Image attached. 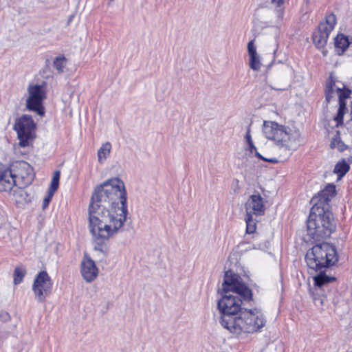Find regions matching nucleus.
Instances as JSON below:
<instances>
[{
  "instance_id": "1",
  "label": "nucleus",
  "mask_w": 352,
  "mask_h": 352,
  "mask_svg": "<svg viewBox=\"0 0 352 352\" xmlns=\"http://www.w3.org/2000/svg\"><path fill=\"white\" fill-rule=\"evenodd\" d=\"M127 213L126 191L120 179L111 178L95 189L89 206L95 250L104 252L103 243L123 226Z\"/></svg>"
},
{
  "instance_id": "2",
  "label": "nucleus",
  "mask_w": 352,
  "mask_h": 352,
  "mask_svg": "<svg viewBox=\"0 0 352 352\" xmlns=\"http://www.w3.org/2000/svg\"><path fill=\"white\" fill-rule=\"evenodd\" d=\"M222 292L223 294L217 303L222 327L239 339L261 331L265 324V319L256 309L242 307L243 300L248 302L253 300L252 292L232 270L225 273Z\"/></svg>"
},
{
  "instance_id": "3",
  "label": "nucleus",
  "mask_w": 352,
  "mask_h": 352,
  "mask_svg": "<svg viewBox=\"0 0 352 352\" xmlns=\"http://www.w3.org/2000/svg\"><path fill=\"white\" fill-rule=\"evenodd\" d=\"M336 195V186L327 185L314 196L313 206L307 222L308 234L314 240L328 238L336 230V223L329 202Z\"/></svg>"
},
{
  "instance_id": "4",
  "label": "nucleus",
  "mask_w": 352,
  "mask_h": 352,
  "mask_svg": "<svg viewBox=\"0 0 352 352\" xmlns=\"http://www.w3.org/2000/svg\"><path fill=\"white\" fill-rule=\"evenodd\" d=\"M338 261L336 249L329 243L315 245L305 255L307 267L314 272H322L323 270L334 265Z\"/></svg>"
},
{
  "instance_id": "5",
  "label": "nucleus",
  "mask_w": 352,
  "mask_h": 352,
  "mask_svg": "<svg viewBox=\"0 0 352 352\" xmlns=\"http://www.w3.org/2000/svg\"><path fill=\"white\" fill-rule=\"evenodd\" d=\"M32 172L31 166L25 161L16 162L10 168L0 164V191L10 192L16 185V179L31 177Z\"/></svg>"
},
{
  "instance_id": "6",
  "label": "nucleus",
  "mask_w": 352,
  "mask_h": 352,
  "mask_svg": "<svg viewBox=\"0 0 352 352\" xmlns=\"http://www.w3.org/2000/svg\"><path fill=\"white\" fill-rule=\"evenodd\" d=\"M336 91L338 94L339 108L334 120L336 122V126H339L343 124V117L347 111L346 99L350 97L351 91L346 88L344 85H343V87L336 85V80L332 75H331L326 83L324 90L327 103H329L334 98Z\"/></svg>"
},
{
  "instance_id": "7",
  "label": "nucleus",
  "mask_w": 352,
  "mask_h": 352,
  "mask_svg": "<svg viewBox=\"0 0 352 352\" xmlns=\"http://www.w3.org/2000/svg\"><path fill=\"white\" fill-rule=\"evenodd\" d=\"M292 130L285 126L278 124L276 122L264 121L263 133L266 138L271 140L280 147H290Z\"/></svg>"
},
{
  "instance_id": "8",
  "label": "nucleus",
  "mask_w": 352,
  "mask_h": 352,
  "mask_svg": "<svg viewBox=\"0 0 352 352\" xmlns=\"http://www.w3.org/2000/svg\"><path fill=\"white\" fill-rule=\"evenodd\" d=\"M35 127V123L31 116L23 115L16 120L14 130L17 133L20 146L25 147L29 145V141L34 138Z\"/></svg>"
},
{
  "instance_id": "9",
  "label": "nucleus",
  "mask_w": 352,
  "mask_h": 352,
  "mask_svg": "<svg viewBox=\"0 0 352 352\" xmlns=\"http://www.w3.org/2000/svg\"><path fill=\"white\" fill-rule=\"evenodd\" d=\"M52 287L53 283L47 272L46 271L38 272L32 287L36 301L44 302L46 298L52 294Z\"/></svg>"
},
{
  "instance_id": "10",
  "label": "nucleus",
  "mask_w": 352,
  "mask_h": 352,
  "mask_svg": "<svg viewBox=\"0 0 352 352\" xmlns=\"http://www.w3.org/2000/svg\"><path fill=\"white\" fill-rule=\"evenodd\" d=\"M336 24V16L331 13L326 16L325 21L318 25V30L314 32L312 39L317 48H323L327 43L329 34Z\"/></svg>"
},
{
  "instance_id": "11",
  "label": "nucleus",
  "mask_w": 352,
  "mask_h": 352,
  "mask_svg": "<svg viewBox=\"0 0 352 352\" xmlns=\"http://www.w3.org/2000/svg\"><path fill=\"white\" fill-rule=\"evenodd\" d=\"M28 91L29 94L26 100L28 109L36 112L39 116H43L45 111L42 104L46 98L44 86L41 85H29Z\"/></svg>"
},
{
  "instance_id": "12",
  "label": "nucleus",
  "mask_w": 352,
  "mask_h": 352,
  "mask_svg": "<svg viewBox=\"0 0 352 352\" xmlns=\"http://www.w3.org/2000/svg\"><path fill=\"white\" fill-rule=\"evenodd\" d=\"M245 208L246 213L256 216L263 215L265 211L263 198L258 192H255L250 196L245 204Z\"/></svg>"
},
{
  "instance_id": "13",
  "label": "nucleus",
  "mask_w": 352,
  "mask_h": 352,
  "mask_svg": "<svg viewBox=\"0 0 352 352\" xmlns=\"http://www.w3.org/2000/svg\"><path fill=\"white\" fill-rule=\"evenodd\" d=\"M80 272L83 278L87 283H91L98 276V269L95 262L87 254H85L81 262Z\"/></svg>"
},
{
  "instance_id": "14",
  "label": "nucleus",
  "mask_w": 352,
  "mask_h": 352,
  "mask_svg": "<svg viewBox=\"0 0 352 352\" xmlns=\"http://www.w3.org/2000/svg\"><path fill=\"white\" fill-rule=\"evenodd\" d=\"M271 3L274 6V14L276 15V24H280L285 14V0H272Z\"/></svg>"
},
{
  "instance_id": "15",
  "label": "nucleus",
  "mask_w": 352,
  "mask_h": 352,
  "mask_svg": "<svg viewBox=\"0 0 352 352\" xmlns=\"http://www.w3.org/2000/svg\"><path fill=\"white\" fill-rule=\"evenodd\" d=\"M335 47L336 49L340 50V52H338L339 55H341L344 53V52L347 49L349 46V41L347 36H344L342 34H338L335 38Z\"/></svg>"
},
{
  "instance_id": "16",
  "label": "nucleus",
  "mask_w": 352,
  "mask_h": 352,
  "mask_svg": "<svg viewBox=\"0 0 352 352\" xmlns=\"http://www.w3.org/2000/svg\"><path fill=\"white\" fill-rule=\"evenodd\" d=\"M111 149V144L109 142H105L101 146L97 153L98 162L100 163H103V162L107 158L110 154Z\"/></svg>"
},
{
  "instance_id": "17",
  "label": "nucleus",
  "mask_w": 352,
  "mask_h": 352,
  "mask_svg": "<svg viewBox=\"0 0 352 352\" xmlns=\"http://www.w3.org/2000/svg\"><path fill=\"white\" fill-rule=\"evenodd\" d=\"M349 169V164L344 160H342L336 164L333 172L336 173L339 177H342L346 174Z\"/></svg>"
},
{
  "instance_id": "18",
  "label": "nucleus",
  "mask_w": 352,
  "mask_h": 352,
  "mask_svg": "<svg viewBox=\"0 0 352 352\" xmlns=\"http://www.w3.org/2000/svg\"><path fill=\"white\" fill-rule=\"evenodd\" d=\"M67 60L63 54L56 56L53 61V67L56 69L58 74L64 72Z\"/></svg>"
},
{
  "instance_id": "19",
  "label": "nucleus",
  "mask_w": 352,
  "mask_h": 352,
  "mask_svg": "<svg viewBox=\"0 0 352 352\" xmlns=\"http://www.w3.org/2000/svg\"><path fill=\"white\" fill-rule=\"evenodd\" d=\"M26 274V269L23 265H19L15 267L14 271L13 283L14 285L20 284Z\"/></svg>"
},
{
  "instance_id": "20",
  "label": "nucleus",
  "mask_w": 352,
  "mask_h": 352,
  "mask_svg": "<svg viewBox=\"0 0 352 352\" xmlns=\"http://www.w3.org/2000/svg\"><path fill=\"white\" fill-rule=\"evenodd\" d=\"M13 196L15 197L16 203L28 202V195L23 188H16L13 190Z\"/></svg>"
},
{
  "instance_id": "21",
  "label": "nucleus",
  "mask_w": 352,
  "mask_h": 352,
  "mask_svg": "<svg viewBox=\"0 0 352 352\" xmlns=\"http://www.w3.org/2000/svg\"><path fill=\"white\" fill-rule=\"evenodd\" d=\"M253 215L250 213L245 214V221L246 223V232L252 234L256 231V220L253 218Z\"/></svg>"
},
{
  "instance_id": "22",
  "label": "nucleus",
  "mask_w": 352,
  "mask_h": 352,
  "mask_svg": "<svg viewBox=\"0 0 352 352\" xmlns=\"http://www.w3.org/2000/svg\"><path fill=\"white\" fill-rule=\"evenodd\" d=\"M248 150L250 153H254V155L256 157L258 158L259 160H261L264 162H270L272 164H276L278 162V160L276 157L272 158H266L263 157L261 154H260L256 149V147L254 146V143L248 144Z\"/></svg>"
},
{
  "instance_id": "23",
  "label": "nucleus",
  "mask_w": 352,
  "mask_h": 352,
  "mask_svg": "<svg viewBox=\"0 0 352 352\" xmlns=\"http://www.w3.org/2000/svg\"><path fill=\"white\" fill-rule=\"evenodd\" d=\"M330 146L331 148H338L340 151H344L346 148V144L342 141L340 137V132L337 131L336 135L332 139Z\"/></svg>"
},
{
  "instance_id": "24",
  "label": "nucleus",
  "mask_w": 352,
  "mask_h": 352,
  "mask_svg": "<svg viewBox=\"0 0 352 352\" xmlns=\"http://www.w3.org/2000/svg\"><path fill=\"white\" fill-rule=\"evenodd\" d=\"M334 280V277L328 276L324 273H320L314 277L315 285L318 287H322L324 285L331 283Z\"/></svg>"
},
{
  "instance_id": "25",
  "label": "nucleus",
  "mask_w": 352,
  "mask_h": 352,
  "mask_svg": "<svg viewBox=\"0 0 352 352\" xmlns=\"http://www.w3.org/2000/svg\"><path fill=\"white\" fill-rule=\"evenodd\" d=\"M60 176V173L59 170H56L54 172L48 192L54 194L55 192L57 190L59 186Z\"/></svg>"
},
{
  "instance_id": "26",
  "label": "nucleus",
  "mask_w": 352,
  "mask_h": 352,
  "mask_svg": "<svg viewBox=\"0 0 352 352\" xmlns=\"http://www.w3.org/2000/svg\"><path fill=\"white\" fill-rule=\"evenodd\" d=\"M249 65L250 67L254 71H258L261 69V63L258 54L250 56Z\"/></svg>"
},
{
  "instance_id": "27",
  "label": "nucleus",
  "mask_w": 352,
  "mask_h": 352,
  "mask_svg": "<svg viewBox=\"0 0 352 352\" xmlns=\"http://www.w3.org/2000/svg\"><path fill=\"white\" fill-rule=\"evenodd\" d=\"M248 52L249 56L257 54L256 47L254 45V40L250 41L248 44Z\"/></svg>"
},
{
  "instance_id": "28",
  "label": "nucleus",
  "mask_w": 352,
  "mask_h": 352,
  "mask_svg": "<svg viewBox=\"0 0 352 352\" xmlns=\"http://www.w3.org/2000/svg\"><path fill=\"white\" fill-rule=\"evenodd\" d=\"M54 195V194H53L52 192H47V195L44 198V199L43 201V209H45V208H47L48 206Z\"/></svg>"
},
{
  "instance_id": "29",
  "label": "nucleus",
  "mask_w": 352,
  "mask_h": 352,
  "mask_svg": "<svg viewBox=\"0 0 352 352\" xmlns=\"http://www.w3.org/2000/svg\"><path fill=\"white\" fill-rule=\"evenodd\" d=\"M245 140L247 142L248 145L250 144L253 143V141L252 140V136H251V134H250V127L247 130V133H246V135L245 136Z\"/></svg>"
},
{
  "instance_id": "30",
  "label": "nucleus",
  "mask_w": 352,
  "mask_h": 352,
  "mask_svg": "<svg viewBox=\"0 0 352 352\" xmlns=\"http://www.w3.org/2000/svg\"><path fill=\"white\" fill-rule=\"evenodd\" d=\"M0 318L3 322H6L10 320V316L6 311H2L0 313Z\"/></svg>"
},
{
  "instance_id": "31",
  "label": "nucleus",
  "mask_w": 352,
  "mask_h": 352,
  "mask_svg": "<svg viewBox=\"0 0 352 352\" xmlns=\"http://www.w3.org/2000/svg\"><path fill=\"white\" fill-rule=\"evenodd\" d=\"M270 88L272 89H275V90H285V89H283V88H275V87H274L272 86H270Z\"/></svg>"
}]
</instances>
